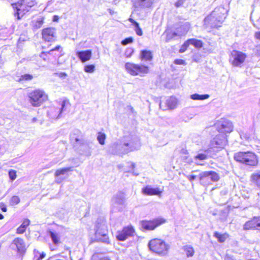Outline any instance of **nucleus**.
Instances as JSON below:
<instances>
[{"label": "nucleus", "mask_w": 260, "mask_h": 260, "mask_svg": "<svg viewBox=\"0 0 260 260\" xmlns=\"http://www.w3.org/2000/svg\"><path fill=\"white\" fill-rule=\"evenodd\" d=\"M109 230L106 220L104 219H98L95 224V237L98 242H102L105 243H110V239L108 235ZM94 241H92L91 243Z\"/></svg>", "instance_id": "obj_1"}, {"label": "nucleus", "mask_w": 260, "mask_h": 260, "mask_svg": "<svg viewBox=\"0 0 260 260\" xmlns=\"http://www.w3.org/2000/svg\"><path fill=\"white\" fill-rule=\"evenodd\" d=\"M234 158L237 162L249 166H256L258 163L257 155L252 151H239L234 155Z\"/></svg>", "instance_id": "obj_2"}, {"label": "nucleus", "mask_w": 260, "mask_h": 260, "mask_svg": "<svg viewBox=\"0 0 260 260\" xmlns=\"http://www.w3.org/2000/svg\"><path fill=\"white\" fill-rule=\"evenodd\" d=\"M148 247L151 252L160 256L166 255L170 247L166 241L158 238L150 240L148 243Z\"/></svg>", "instance_id": "obj_3"}, {"label": "nucleus", "mask_w": 260, "mask_h": 260, "mask_svg": "<svg viewBox=\"0 0 260 260\" xmlns=\"http://www.w3.org/2000/svg\"><path fill=\"white\" fill-rule=\"evenodd\" d=\"M28 98L32 107H39L48 100V95L43 89L37 88L28 93Z\"/></svg>", "instance_id": "obj_4"}, {"label": "nucleus", "mask_w": 260, "mask_h": 260, "mask_svg": "<svg viewBox=\"0 0 260 260\" xmlns=\"http://www.w3.org/2000/svg\"><path fill=\"white\" fill-rule=\"evenodd\" d=\"M36 5V2L34 0H21L12 4V5L16 10L15 16L17 19L19 20L30 10L31 8Z\"/></svg>", "instance_id": "obj_5"}, {"label": "nucleus", "mask_w": 260, "mask_h": 260, "mask_svg": "<svg viewBox=\"0 0 260 260\" xmlns=\"http://www.w3.org/2000/svg\"><path fill=\"white\" fill-rule=\"evenodd\" d=\"M63 54L62 47L60 45H57L48 51L41 52L40 58L42 60L49 63L56 60Z\"/></svg>", "instance_id": "obj_6"}, {"label": "nucleus", "mask_w": 260, "mask_h": 260, "mask_svg": "<svg viewBox=\"0 0 260 260\" xmlns=\"http://www.w3.org/2000/svg\"><path fill=\"white\" fill-rule=\"evenodd\" d=\"M224 17L216 12H212L204 20V25L211 29L218 28L221 26Z\"/></svg>", "instance_id": "obj_7"}, {"label": "nucleus", "mask_w": 260, "mask_h": 260, "mask_svg": "<svg viewBox=\"0 0 260 260\" xmlns=\"http://www.w3.org/2000/svg\"><path fill=\"white\" fill-rule=\"evenodd\" d=\"M124 66L127 72L132 76L144 75L149 72V67L145 64L127 62Z\"/></svg>", "instance_id": "obj_8"}, {"label": "nucleus", "mask_w": 260, "mask_h": 260, "mask_svg": "<svg viewBox=\"0 0 260 260\" xmlns=\"http://www.w3.org/2000/svg\"><path fill=\"white\" fill-rule=\"evenodd\" d=\"M220 179L219 175L214 171H205L199 175V181L201 185L207 186L212 182H217Z\"/></svg>", "instance_id": "obj_9"}, {"label": "nucleus", "mask_w": 260, "mask_h": 260, "mask_svg": "<svg viewBox=\"0 0 260 260\" xmlns=\"http://www.w3.org/2000/svg\"><path fill=\"white\" fill-rule=\"evenodd\" d=\"M166 218L160 217L150 220H143L141 221L142 228L146 231H153L158 226L166 223Z\"/></svg>", "instance_id": "obj_10"}, {"label": "nucleus", "mask_w": 260, "mask_h": 260, "mask_svg": "<svg viewBox=\"0 0 260 260\" xmlns=\"http://www.w3.org/2000/svg\"><path fill=\"white\" fill-rule=\"evenodd\" d=\"M247 55L246 53L233 50L230 54L229 61L233 67H242L245 62Z\"/></svg>", "instance_id": "obj_11"}, {"label": "nucleus", "mask_w": 260, "mask_h": 260, "mask_svg": "<svg viewBox=\"0 0 260 260\" xmlns=\"http://www.w3.org/2000/svg\"><path fill=\"white\" fill-rule=\"evenodd\" d=\"M136 234V230L135 227L129 224L124 226L120 230L117 231L116 238L118 241H124L129 237H134Z\"/></svg>", "instance_id": "obj_12"}, {"label": "nucleus", "mask_w": 260, "mask_h": 260, "mask_svg": "<svg viewBox=\"0 0 260 260\" xmlns=\"http://www.w3.org/2000/svg\"><path fill=\"white\" fill-rule=\"evenodd\" d=\"M243 230L260 232V216H254L246 221L243 225Z\"/></svg>", "instance_id": "obj_13"}, {"label": "nucleus", "mask_w": 260, "mask_h": 260, "mask_svg": "<svg viewBox=\"0 0 260 260\" xmlns=\"http://www.w3.org/2000/svg\"><path fill=\"white\" fill-rule=\"evenodd\" d=\"M41 35L43 40L45 42H53L56 38L55 28L52 27L43 28L42 30Z\"/></svg>", "instance_id": "obj_14"}, {"label": "nucleus", "mask_w": 260, "mask_h": 260, "mask_svg": "<svg viewBox=\"0 0 260 260\" xmlns=\"http://www.w3.org/2000/svg\"><path fill=\"white\" fill-rule=\"evenodd\" d=\"M227 136L219 133L211 142V145L218 149H222L227 144Z\"/></svg>", "instance_id": "obj_15"}, {"label": "nucleus", "mask_w": 260, "mask_h": 260, "mask_svg": "<svg viewBox=\"0 0 260 260\" xmlns=\"http://www.w3.org/2000/svg\"><path fill=\"white\" fill-rule=\"evenodd\" d=\"M163 190L159 187H153L151 185H146L142 189L143 194L149 196H157L160 197Z\"/></svg>", "instance_id": "obj_16"}, {"label": "nucleus", "mask_w": 260, "mask_h": 260, "mask_svg": "<svg viewBox=\"0 0 260 260\" xmlns=\"http://www.w3.org/2000/svg\"><path fill=\"white\" fill-rule=\"evenodd\" d=\"M217 129L219 133L224 136H227V134L231 133L233 131V126L231 123L223 121L217 125Z\"/></svg>", "instance_id": "obj_17"}, {"label": "nucleus", "mask_w": 260, "mask_h": 260, "mask_svg": "<svg viewBox=\"0 0 260 260\" xmlns=\"http://www.w3.org/2000/svg\"><path fill=\"white\" fill-rule=\"evenodd\" d=\"M13 243L16 246L17 252L20 253H24L26 251V245L22 238H15L13 240Z\"/></svg>", "instance_id": "obj_18"}, {"label": "nucleus", "mask_w": 260, "mask_h": 260, "mask_svg": "<svg viewBox=\"0 0 260 260\" xmlns=\"http://www.w3.org/2000/svg\"><path fill=\"white\" fill-rule=\"evenodd\" d=\"M76 54L79 59L82 62L89 60L92 56V51L91 50L78 51Z\"/></svg>", "instance_id": "obj_19"}, {"label": "nucleus", "mask_w": 260, "mask_h": 260, "mask_svg": "<svg viewBox=\"0 0 260 260\" xmlns=\"http://www.w3.org/2000/svg\"><path fill=\"white\" fill-rule=\"evenodd\" d=\"M153 52L150 50H142L141 51L140 58L142 60L151 61L153 59Z\"/></svg>", "instance_id": "obj_20"}, {"label": "nucleus", "mask_w": 260, "mask_h": 260, "mask_svg": "<svg viewBox=\"0 0 260 260\" xmlns=\"http://www.w3.org/2000/svg\"><path fill=\"white\" fill-rule=\"evenodd\" d=\"M30 221L27 218H25L23 220L22 224L17 229L16 233L18 234H23L27 229V228L30 225Z\"/></svg>", "instance_id": "obj_21"}, {"label": "nucleus", "mask_w": 260, "mask_h": 260, "mask_svg": "<svg viewBox=\"0 0 260 260\" xmlns=\"http://www.w3.org/2000/svg\"><path fill=\"white\" fill-rule=\"evenodd\" d=\"M213 236L217 239L219 243L224 242L230 237L229 234L227 233L221 234L218 232H215Z\"/></svg>", "instance_id": "obj_22"}, {"label": "nucleus", "mask_w": 260, "mask_h": 260, "mask_svg": "<svg viewBox=\"0 0 260 260\" xmlns=\"http://www.w3.org/2000/svg\"><path fill=\"white\" fill-rule=\"evenodd\" d=\"M49 233L54 245H58L61 243L60 237L58 233L52 231H50Z\"/></svg>", "instance_id": "obj_23"}, {"label": "nucleus", "mask_w": 260, "mask_h": 260, "mask_svg": "<svg viewBox=\"0 0 260 260\" xmlns=\"http://www.w3.org/2000/svg\"><path fill=\"white\" fill-rule=\"evenodd\" d=\"M250 180L253 184L260 187V171L258 172L252 173L250 176Z\"/></svg>", "instance_id": "obj_24"}, {"label": "nucleus", "mask_w": 260, "mask_h": 260, "mask_svg": "<svg viewBox=\"0 0 260 260\" xmlns=\"http://www.w3.org/2000/svg\"><path fill=\"white\" fill-rule=\"evenodd\" d=\"M73 170V167H72L57 169L54 173V176L55 177H59L60 176L65 175L68 172L72 171Z\"/></svg>", "instance_id": "obj_25"}, {"label": "nucleus", "mask_w": 260, "mask_h": 260, "mask_svg": "<svg viewBox=\"0 0 260 260\" xmlns=\"http://www.w3.org/2000/svg\"><path fill=\"white\" fill-rule=\"evenodd\" d=\"M183 249L185 251L187 257H192L194 255L195 251L193 247L190 245H185L183 247Z\"/></svg>", "instance_id": "obj_26"}, {"label": "nucleus", "mask_w": 260, "mask_h": 260, "mask_svg": "<svg viewBox=\"0 0 260 260\" xmlns=\"http://www.w3.org/2000/svg\"><path fill=\"white\" fill-rule=\"evenodd\" d=\"M188 40L190 45H193L196 48H201L203 46V43L201 40L194 38L189 39Z\"/></svg>", "instance_id": "obj_27"}, {"label": "nucleus", "mask_w": 260, "mask_h": 260, "mask_svg": "<svg viewBox=\"0 0 260 260\" xmlns=\"http://www.w3.org/2000/svg\"><path fill=\"white\" fill-rule=\"evenodd\" d=\"M128 20L133 23L136 27L135 31L137 35L139 36H141L143 35V31L141 27L139 26V24L138 22H137L136 21H135L134 19H133L132 18H129L128 19Z\"/></svg>", "instance_id": "obj_28"}, {"label": "nucleus", "mask_w": 260, "mask_h": 260, "mask_svg": "<svg viewBox=\"0 0 260 260\" xmlns=\"http://www.w3.org/2000/svg\"><path fill=\"white\" fill-rule=\"evenodd\" d=\"M136 4L141 7H150L152 5L151 0H136Z\"/></svg>", "instance_id": "obj_29"}, {"label": "nucleus", "mask_w": 260, "mask_h": 260, "mask_svg": "<svg viewBox=\"0 0 260 260\" xmlns=\"http://www.w3.org/2000/svg\"><path fill=\"white\" fill-rule=\"evenodd\" d=\"M33 252L34 254V258H36V260H42L46 256V253L45 252L40 253L39 251L37 249H34Z\"/></svg>", "instance_id": "obj_30"}, {"label": "nucleus", "mask_w": 260, "mask_h": 260, "mask_svg": "<svg viewBox=\"0 0 260 260\" xmlns=\"http://www.w3.org/2000/svg\"><path fill=\"white\" fill-rule=\"evenodd\" d=\"M209 97V95L208 94L200 95L197 93H195L191 95V98L193 100H204L208 99Z\"/></svg>", "instance_id": "obj_31"}, {"label": "nucleus", "mask_w": 260, "mask_h": 260, "mask_svg": "<svg viewBox=\"0 0 260 260\" xmlns=\"http://www.w3.org/2000/svg\"><path fill=\"white\" fill-rule=\"evenodd\" d=\"M34 77L32 75L29 74H25L21 75L19 79V82H23L26 81H30L33 79Z\"/></svg>", "instance_id": "obj_32"}, {"label": "nucleus", "mask_w": 260, "mask_h": 260, "mask_svg": "<svg viewBox=\"0 0 260 260\" xmlns=\"http://www.w3.org/2000/svg\"><path fill=\"white\" fill-rule=\"evenodd\" d=\"M97 139L100 144L104 145L105 143L106 135L105 133L99 132Z\"/></svg>", "instance_id": "obj_33"}, {"label": "nucleus", "mask_w": 260, "mask_h": 260, "mask_svg": "<svg viewBox=\"0 0 260 260\" xmlns=\"http://www.w3.org/2000/svg\"><path fill=\"white\" fill-rule=\"evenodd\" d=\"M10 204L11 206H14L18 204L20 202V199L18 196H13L10 199Z\"/></svg>", "instance_id": "obj_34"}, {"label": "nucleus", "mask_w": 260, "mask_h": 260, "mask_svg": "<svg viewBox=\"0 0 260 260\" xmlns=\"http://www.w3.org/2000/svg\"><path fill=\"white\" fill-rule=\"evenodd\" d=\"M189 45L190 43L189 42V40L188 39L186 41H185L184 42V43L181 45L180 48L179 49V52L181 53L185 52L187 50Z\"/></svg>", "instance_id": "obj_35"}, {"label": "nucleus", "mask_w": 260, "mask_h": 260, "mask_svg": "<svg viewBox=\"0 0 260 260\" xmlns=\"http://www.w3.org/2000/svg\"><path fill=\"white\" fill-rule=\"evenodd\" d=\"M9 177L10 179L13 181L17 177V171L14 170H10L9 171Z\"/></svg>", "instance_id": "obj_36"}, {"label": "nucleus", "mask_w": 260, "mask_h": 260, "mask_svg": "<svg viewBox=\"0 0 260 260\" xmlns=\"http://www.w3.org/2000/svg\"><path fill=\"white\" fill-rule=\"evenodd\" d=\"M84 70L86 73H92L95 70V66L93 64H87L85 66Z\"/></svg>", "instance_id": "obj_37"}, {"label": "nucleus", "mask_w": 260, "mask_h": 260, "mask_svg": "<svg viewBox=\"0 0 260 260\" xmlns=\"http://www.w3.org/2000/svg\"><path fill=\"white\" fill-rule=\"evenodd\" d=\"M208 158V155L205 153H199L194 156V159L196 160H204Z\"/></svg>", "instance_id": "obj_38"}, {"label": "nucleus", "mask_w": 260, "mask_h": 260, "mask_svg": "<svg viewBox=\"0 0 260 260\" xmlns=\"http://www.w3.org/2000/svg\"><path fill=\"white\" fill-rule=\"evenodd\" d=\"M133 42V38L132 37H128L124 39L121 41V44L123 45H126L128 44L132 43Z\"/></svg>", "instance_id": "obj_39"}, {"label": "nucleus", "mask_w": 260, "mask_h": 260, "mask_svg": "<svg viewBox=\"0 0 260 260\" xmlns=\"http://www.w3.org/2000/svg\"><path fill=\"white\" fill-rule=\"evenodd\" d=\"M44 22V17H41V18L38 19L36 21V27L37 28L40 27L43 24Z\"/></svg>", "instance_id": "obj_40"}, {"label": "nucleus", "mask_w": 260, "mask_h": 260, "mask_svg": "<svg viewBox=\"0 0 260 260\" xmlns=\"http://www.w3.org/2000/svg\"><path fill=\"white\" fill-rule=\"evenodd\" d=\"M174 63L178 65H186V62L185 60L182 59H176L174 61Z\"/></svg>", "instance_id": "obj_41"}, {"label": "nucleus", "mask_w": 260, "mask_h": 260, "mask_svg": "<svg viewBox=\"0 0 260 260\" xmlns=\"http://www.w3.org/2000/svg\"><path fill=\"white\" fill-rule=\"evenodd\" d=\"M185 0H178L175 3V6L176 8H179L183 6Z\"/></svg>", "instance_id": "obj_42"}, {"label": "nucleus", "mask_w": 260, "mask_h": 260, "mask_svg": "<svg viewBox=\"0 0 260 260\" xmlns=\"http://www.w3.org/2000/svg\"><path fill=\"white\" fill-rule=\"evenodd\" d=\"M55 74L60 78H64L67 76V74L65 72L57 73Z\"/></svg>", "instance_id": "obj_43"}, {"label": "nucleus", "mask_w": 260, "mask_h": 260, "mask_svg": "<svg viewBox=\"0 0 260 260\" xmlns=\"http://www.w3.org/2000/svg\"><path fill=\"white\" fill-rule=\"evenodd\" d=\"M187 178L190 181L192 182V181H193L194 180H195L196 179L197 176L194 175H191L187 176Z\"/></svg>", "instance_id": "obj_44"}, {"label": "nucleus", "mask_w": 260, "mask_h": 260, "mask_svg": "<svg viewBox=\"0 0 260 260\" xmlns=\"http://www.w3.org/2000/svg\"><path fill=\"white\" fill-rule=\"evenodd\" d=\"M255 54L257 56L260 57V45L256 47Z\"/></svg>", "instance_id": "obj_45"}, {"label": "nucleus", "mask_w": 260, "mask_h": 260, "mask_svg": "<svg viewBox=\"0 0 260 260\" xmlns=\"http://www.w3.org/2000/svg\"><path fill=\"white\" fill-rule=\"evenodd\" d=\"M93 260H110L109 258L108 257H94V258H93Z\"/></svg>", "instance_id": "obj_46"}, {"label": "nucleus", "mask_w": 260, "mask_h": 260, "mask_svg": "<svg viewBox=\"0 0 260 260\" xmlns=\"http://www.w3.org/2000/svg\"><path fill=\"white\" fill-rule=\"evenodd\" d=\"M254 37L256 39L260 40V31L255 32Z\"/></svg>", "instance_id": "obj_47"}, {"label": "nucleus", "mask_w": 260, "mask_h": 260, "mask_svg": "<svg viewBox=\"0 0 260 260\" xmlns=\"http://www.w3.org/2000/svg\"><path fill=\"white\" fill-rule=\"evenodd\" d=\"M66 105H67V102L66 101H63L61 102V112L64 110Z\"/></svg>", "instance_id": "obj_48"}, {"label": "nucleus", "mask_w": 260, "mask_h": 260, "mask_svg": "<svg viewBox=\"0 0 260 260\" xmlns=\"http://www.w3.org/2000/svg\"><path fill=\"white\" fill-rule=\"evenodd\" d=\"M59 20V17L57 15H54L53 17V21L57 22Z\"/></svg>", "instance_id": "obj_49"}, {"label": "nucleus", "mask_w": 260, "mask_h": 260, "mask_svg": "<svg viewBox=\"0 0 260 260\" xmlns=\"http://www.w3.org/2000/svg\"><path fill=\"white\" fill-rule=\"evenodd\" d=\"M1 210L3 211V212H6L7 211V207H6V206L4 205L2 207H1Z\"/></svg>", "instance_id": "obj_50"}, {"label": "nucleus", "mask_w": 260, "mask_h": 260, "mask_svg": "<svg viewBox=\"0 0 260 260\" xmlns=\"http://www.w3.org/2000/svg\"><path fill=\"white\" fill-rule=\"evenodd\" d=\"M31 121L32 122H36L38 121V119L36 117H34L32 119Z\"/></svg>", "instance_id": "obj_51"}, {"label": "nucleus", "mask_w": 260, "mask_h": 260, "mask_svg": "<svg viewBox=\"0 0 260 260\" xmlns=\"http://www.w3.org/2000/svg\"><path fill=\"white\" fill-rule=\"evenodd\" d=\"M133 53V52L129 54H125V56L126 57L129 58L132 56V54Z\"/></svg>", "instance_id": "obj_52"}, {"label": "nucleus", "mask_w": 260, "mask_h": 260, "mask_svg": "<svg viewBox=\"0 0 260 260\" xmlns=\"http://www.w3.org/2000/svg\"><path fill=\"white\" fill-rule=\"evenodd\" d=\"M178 35L177 33L175 32H173L172 33V37H176Z\"/></svg>", "instance_id": "obj_53"}, {"label": "nucleus", "mask_w": 260, "mask_h": 260, "mask_svg": "<svg viewBox=\"0 0 260 260\" xmlns=\"http://www.w3.org/2000/svg\"><path fill=\"white\" fill-rule=\"evenodd\" d=\"M4 215L0 213V220L3 219L4 218Z\"/></svg>", "instance_id": "obj_54"}, {"label": "nucleus", "mask_w": 260, "mask_h": 260, "mask_svg": "<svg viewBox=\"0 0 260 260\" xmlns=\"http://www.w3.org/2000/svg\"><path fill=\"white\" fill-rule=\"evenodd\" d=\"M171 39V37L169 36V35H167V41H169Z\"/></svg>", "instance_id": "obj_55"}, {"label": "nucleus", "mask_w": 260, "mask_h": 260, "mask_svg": "<svg viewBox=\"0 0 260 260\" xmlns=\"http://www.w3.org/2000/svg\"><path fill=\"white\" fill-rule=\"evenodd\" d=\"M46 48H46L45 46H43V47H42V49H46Z\"/></svg>", "instance_id": "obj_56"}, {"label": "nucleus", "mask_w": 260, "mask_h": 260, "mask_svg": "<svg viewBox=\"0 0 260 260\" xmlns=\"http://www.w3.org/2000/svg\"><path fill=\"white\" fill-rule=\"evenodd\" d=\"M126 146H128V144H125Z\"/></svg>", "instance_id": "obj_57"}]
</instances>
